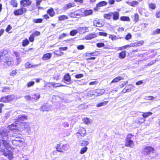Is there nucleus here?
<instances>
[{
  "label": "nucleus",
  "mask_w": 160,
  "mask_h": 160,
  "mask_svg": "<svg viewBox=\"0 0 160 160\" xmlns=\"http://www.w3.org/2000/svg\"><path fill=\"white\" fill-rule=\"evenodd\" d=\"M20 135H19L18 134H17L16 133H14L12 134V135H11L9 137V140H11L12 141V142H13L14 141H15L16 139H19L20 136Z\"/></svg>",
  "instance_id": "ddd939ff"
},
{
  "label": "nucleus",
  "mask_w": 160,
  "mask_h": 160,
  "mask_svg": "<svg viewBox=\"0 0 160 160\" xmlns=\"http://www.w3.org/2000/svg\"><path fill=\"white\" fill-rule=\"evenodd\" d=\"M78 32L77 30H74L70 32V34L71 36H73L76 34Z\"/></svg>",
  "instance_id": "8fccbe9b"
},
{
  "label": "nucleus",
  "mask_w": 160,
  "mask_h": 160,
  "mask_svg": "<svg viewBox=\"0 0 160 160\" xmlns=\"http://www.w3.org/2000/svg\"><path fill=\"white\" fill-rule=\"evenodd\" d=\"M131 35L130 33H129L126 36L125 39L127 40L130 39L131 38Z\"/></svg>",
  "instance_id": "0e129e2a"
},
{
  "label": "nucleus",
  "mask_w": 160,
  "mask_h": 160,
  "mask_svg": "<svg viewBox=\"0 0 160 160\" xmlns=\"http://www.w3.org/2000/svg\"><path fill=\"white\" fill-rule=\"evenodd\" d=\"M127 3L129 5L132 6L133 7L137 5L138 3V2L136 1H133L132 2H128Z\"/></svg>",
  "instance_id": "f704fd0d"
},
{
  "label": "nucleus",
  "mask_w": 160,
  "mask_h": 160,
  "mask_svg": "<svg viewBox=\"0 0 160 160\" xmlns=\"http://www.w3.org/2000/svg\"><path fill=\"white\" fill-rule=\"evenodd\" d=\"M88 150V148L87 147L82 148L80 152V153L81 154H83L85 153Z\"/></svg>",
  "instance_id": "4c0bfd02"
},
{
  "label": "nucleus",
  "mask_w": 160,
  "mask_h": 160,
  "mask_svg": "<svg viewBox=\"0 0 160 160\" xmlns=\"http://www.w3.org/2000/svg\"><path fill=\"white\" fill-rule=\"evenodd\" d=\"M133 136V135L132 134L129 133L127 137L125 139L128 140H128H131V138Z\"/></svg>",
  "instance_id": "13d9d810"
},
{
  "label": "nucleus",
  "mask_w": 160,
  "mask_h": 160,
  "mask_svg": "<svg viewBox=\"0 0 160 160\" xmlns=\"http://www.w3.org/2000/svg\"><path fill=\"white\" fill-rule=\"evenodd\" d=\"M0 101L5 103L8 102L7 96L3 97L0 98Z\"/></svg>",
  "instance_id": "79ce46f5"
},
{
  "label": "nucleus",
  "mask_w": 160,
  "mask_h": 160,
  "mask_svg": "<svg viewBox=\"0 0 160 160\" xmlns=\"http://www.w3.org/2000/svg\"><path fill=\"white\" fill-rule=\"evenodd\" d=\"M69 148V146L68 144H64L61 146V144L59 143L57 144L56 148L57 151L63 152L64 151H67Z\"/></svg>",
  "instance_id": "7ed1b4c3"
},
{
  "label": "nucleus",
  "mask_w": 160,
  "mask_h": 160,
  "mask_svg": "<svg viewBox=\"0 0 160 160\" xmlns=\"http://www.w3.org/2000/svg\"><path fill=\"white\" fill-rule=\"evenodd\" d=\"M75 11L71 12L70 13L69 16L72 18H78V17L76 16L75 14Z\"/></svg>",
  "instance_id": "09e8293b"
},
{
  "label": "nucleus",
  "mask_w": 160,
  "mask_h": 160,
  "mask_svg": "<svg viewBox=\"0 0 160 160\" xmlns=\"http://www.w3.org/2000/svg\"><path fill=\"white\" fill-rule=\"evenodd\" d=\"M123 78L121 76H118L114 78L111 82V83L116 82L120 80L123 79Z\"/></svg>",
  "instance_id": "bb28decb"
},
{
  "label": "nucleus",
  "mask_w": 160,
  "mask_h": 160,
  "mask_svg": "<svg viewBox=\"0 0 160 160\" xmlns=\"http://www.w3.org/2000/svg\"><path fill=\"white\" fill-rule=\"evenodd\" d=\"M97 36V35L96 34L92 33L86 36L85 38L86 39H91L96 37Z\"/></svg>",
  "instance_id": "412c9836"
},
{
  "label": "nucleus",
  "mask_w": 160,
  "mask_h": 160,
  "mask_svg": "<svg viewBox=\"0 0 160 160\" xmlns=\"http://www.w3.org/2000/svg\"><path fill=\"white\" fill-rule=\"evenodd\" d=\"M22 125L24 126V128H25L29 129L30 127L29 125V124L28 123H23L22 124Z\"/></svg>",
  "instance_id": "5fc2aeb1"
},
{
  "label": "nucleus",
  "mask_w": 160,
  "mask_h": 160,
  "mask_svg": "<svg viewBox=\"0 0 160 160\" xmlns=\"http://www.w3.org/2000/svg\"><path fill=\"white\" fill-rule=\"evenodd\" d=\"M92 11L90 9L86 10H84V9L83 13L84 14V16H87L92 14Z\"/></svg>",
  "instance_id": "5701e85b"
},
{
  "label": "nucleus",
  "mask_w": 160,
  "mask_h": 160,
  "mask_svg": "<svg viewBox=\"0 0 160 160\" xmlns=\"http://www.w3.org/2000/svg\"><path fill=\"white\" fill-rule=\"evenodd\" d=\"M35 83L34 81H31L28 82L27 83V86L28 87H30L33 86Z\"/></svg>",
  "instance_id": "49530a36"
},
{
  "label": "nucleus",
  "mask_w": 160,
  "mask_h": 160,
  "mask_svg": "<svg viewBox=\"0 0 160 160\" xmlns=\"http://www.w3.org/2000/svg\"><path fill=\"white\" fill-rule=\"evenodd\" d=\"M72 4L71 3H69L68 4H66L63 7V9L66 10L72 7Z\"/></svg>",
  "instance_id": "c756f323"
},
{
  "label": "nucleus",
  "mask_w": 160,
  "mask_h": 160,
  "mask_svg": "<svg viewBox=\"0 0 160 160\" xmlns=\"http://www.w3.org/2000/svg\"><path fill=\"white\" fill-rule=\"evenodd\" d=\"M17 70H13L10 73V75L11 76H14L17 74Z\"/></svg>",
  "instance_id": "864d4df0"
},
{
  "label": "nucleus",
  "mask_w": 160,
  "mask_h": 160,
  "mask_svg": "<svg viewBox=\"0 0 160 160\" xmlns=\"http://www.w3.org/2000/svg\"><path fill=\"white\" fill-rule=\"evenodd\" d=\"M126 56V52L122 51L119 53V57L121 59L124 58Z\"/></svg>",
  "instance_id": "a878e982"
},
{
  "label": "nucleus",
  "mask_w": 160,
  "mask_h": 160,
  "mask_svg": "<svg viewBox=\"0 0 160 160\" xmlns=\"http://www.w3.org/2000/svg\"><path fill=\"white\" fill-rule=\"evenodd\" d=\"M5 151V150H4ZM4 155L8 157V159L9 160H11L13 158V155L11 152H8V153L5 152L4 151L3 152Z\"/></svg>",
  "instance_id": "dca6fc26"
},
{
  "label": "nucleus",
  "mask_w": 160,
  "mask_h": 160,
  "mask_svg": "<svg viewBox=\"0 0 160 160\" xmlns=\"http://www.w3.org/2000/svg\"><path fill=\"white\" fill-rule=\"evenodd\" d=\"M22 139L21 137L19 138L18 139H16L15 141H14L12 142V144L16 146H21L22 145L23 143Z\"/></svg>",
  "instance_id": "423d86ee"
},
{
  "label": "nucleus",
  "mask_w": 160,
  "mask_h": 160,
  "mask_svg": "<svg viewBox=\"0 0 160 160\" xmlns=\"http://www.w3.org/2000/svg\"><path fill=\"white\" fill-rule=\"evenodd\" d=\"M10 88L8 87L3 88L1 90L2 92H9Z\"/></svg>",
  "instance_id": "a19ab883"
},
{
  "label": "nucleus",
  "mask_w": 160,
  "mask_h": 160,
  "mask_svg": "<svg viewBox=\"0 0 160 160\" xmlns=\"http://www.w3.org/2000/svg\"><path fill=\"white\" fill-rule=\"evenodd\" d=\"M83 76V75L82 74H77L75 75V78H79L82 77Z\"/></svg>",
  "instance_id": "052dcab7"
},
{
  "label": "nucleus",
  "mask_w": 160,
  "mask_h": 160,
  "mask_svg": "<svg viewBox=\"0 0 160 160\" xmlns=\"http://www.w3.org/2000/svg\"><path fill=\"white\" fill-rule=\"evenodd\" d=\"M152 113L151 112H144L143 113L142 116L144 118H146L152 114Z\"/></svg>",
  "instance_id": "72a5a7b5"
},
{
  "label": "nucleus",
  "mask_w": 160,
  "mask_h": 160,
  "mask_svg": "<svg viewBox=\"0 0 160 160\" xmlns=\"http://www.w3.org/2000/svg\"><path fill=\"white\" fill-rule=\"evenodd\" d=\"M31 3L32 2L29 0H23L20 2L21 4L24 7L29 6Z\"/></svg>",
  "instance_id": "f8f14e48"
},
{
  "label": "nucleus",
  "mask_w": 160,
  "mask_h": 160,
  "mask_svg": "<svg viewBox=\"0 0 160 160\" xmlns=\"http://www.w3.org/2000/svg\"><path fill=\"white\" fill-rule=\"evenodd\" d=\"M52 54L50 53H47L44 54L42 58V59L43 60H48L51 57Z\"/></svg>",
  "instance_id": "f3484780"
},
{
  "label": "nucleus",
  "mask_w": 160,
  "mask_h": 160,
  "mask_svg": "<svg viewBox=\"0 0 160 160\" xmlns=\"http://www.w3.org/2000/svg\"><path fill=\"white\" fill-rule=\"evenodd\" d=\"M10 3L13 7H17L18 6V3L16 0H11L10 1Z\"/></svg>",
  "instance_id": "c85d7f7f"
},
{
  "label": "nucleus",
  "mask_w": 160,
  "mask_h": 160,
  "mask_svg": "<svg viewBox=\"0 0 160 160\" xmlns=\"http://www.w3.org/2000/svg\"><path fill=\"white\" fill-rule=\"evenodd\" d=\"M154 149L151 147H146L144 149V154L146 155H149L151 153L154 152Z\"/></svg>",
  "instance_id": "0eeeda50"
},
{
  "label": "nucleus",
  "mask_w": 160,
  "mask_h": 160,
  "mask_svg": "<svg viewBox=\"0 0 160 160\" xmlns=\"http://www.w3.org/2000/svg\"><path fill=\"white\" fill-rule=\"evenodd\" d=\"M109 38L112 40H116L119 39L118 37L113 35H110L109 36Z\"/></svg>",
  "instance_id": "c03bdc74"
},
{
  "label": "nucleus",
  "mask_w": 160,
  "mask_h": 160,
  "mask_svg": "<svg viewBox=\"0 0 160 160\" xmlns=\"http://www.w3.org/2000/svg\"><path fill=\"white\" fill-rule=\"evenodd\" d=\"M148 5L149 8L152 9H154L156 8V4L155 3H149Z\"/></svg>",
  "instance_id": "37998d69"
},
{
  "label": "nucleus",
  "mask_w": 160,
  "mask_h": 160,
  "mask_svg": "<svg viewBox=\"0 0 160 160\" xmlns=\"http://www.w3.org/2000/svg\"><path fill=\"white\" fill-rule=\"evenodd\" d=\"M112 16H113V19L114 20H117L119 18V13L118 12H112Z\"/></svg>",
  "instance_id": "a211bd4d"
},
{
  "label": "nucleus",
  "mask_w": 160,
  "mask_h": 160,
  "mask_svg": "<svg viewBox=\"0 0 160 160\" xmlns=\"http://www.w3.org/2000/svg\"><path fill=\"white\" fill-rule=\"evenodd\" d=\"M105 90L104 89H98L97 90L96 92L97 93L98 95L103 94L105 92Z\"/></svg>",
  "instance_id": "c9c22d12"
},
{
  "label": "nucleus",
  "mask_w": 160,
  "mask_h": 160,
  "mask_svg": "<svg viewBox=\"0 0 160 160\" xmlns=\"http://www.w3.org/2000/svg\"><path fill=\"white\" fill-rule=\"evenodd\" d=\"M97 46L99 48H101L104 46V44L103 43H98L97 44Z\"/></svg>",
  "instance_id": "bf43d9fd"
},
{
  "label": "nucleus",
  "mask_w": 160,
  "mask_h": 160,
  "mask_svg": "<svg viewBox=\"0 0 160 160\" xmlns=\"http://www.w3.org/2000/svg\"><path fill=\"white\" fill-rule=\"evenodd\" d=\"M51 85L54 88H57L60 86H65L59 83H56L55 82L51 83Z\"/></svg>",
  "instance_id": "393cba45"
},
{
  "label": "nucleus",
  "mask_w": 160,
  "mask_h": 160,
  "mask_svg": "<svg viewBox=\"0 0 160 160\" xmlns=\"http://www.w3.org/2000/svg\"><path fill=\"white\" fill-rule=\"evenodd\" d=\"M86 131L84 128H82L79 130L77 132V134H79L82 137H84L86 134Z\"/></svg>",
  "instance_id": "2eb2a0df"
},
{
  "label": "nucleus",
  "mask_w": 160,
  "mask_h": 160,
  "mask_svg": "<svg viewBox=\"0 0 160 160\" xmlns=\"http://www.w3.org/2000/svg\"><path fill=\"white\" fill-rule=\"evenodd\" d=\"M63 82L67 84H70L71 78L69 73L66 74L64 76L63 78Z\"/></svg>",
  "instance_id": "1a4fd4ad"
},
{
  "label": "nucleus",
  "mask_w": 160,
  "mask_h": 160,
  "mask_svg": "<svg viewBox=\"0 0 160 160\" xmlns=\"http://www.w3.org/2000/svg\"><path fill=\"white\" fill-rule=\"evenodd\" d=\"M38 65H32L29 62H26L25 64V66L26 68H30L32 67H36Z\"/></svg>",
  "instance_id": "cd10ccee"
},
{
  "label": "nucleus",
  "mask_w": 160,
  "mask_h": 160,
  "mask_svg": "<svg viewBox=\"0 0 160 160\" xmlns=\"http://www.w3.org/2000/svg\"><path fill=\"white\" fill-rule=\"evenodd\" d=\"M125 88L126 90L127 89V91L128 92H129L131 90V89L132 88V87L131 85H128L126 86Z\"/></svg>",
  "instance_id": "4d7b16f0"
},
{
  "label": "nucleus",
  "mask_w": 160,
  "mask_h": 160,
  "mask_svg": "<svg viewBox=\"0 0 160 160\" xmlns=\"http://www.w3.org/2000/svg\"><path fill=\"white\" fill-rule=\"evenodd\" d=\"M88 144V141H81L79 142V144L82 146H85L87 145Z\"/></svg>",
  "instance_id": "2f4dec72"
},
{
  "label": "nucleus",
  "mask_w": 160,
  "mask_h": 160,
  "mask_svg": "<svg viewBox=\"0 0 160 160\" xmlns=\"http://www.w3.org/2000/svg\"><path fill=\"white\" fill-rule=\"evenodd\" d=\"M83 8L78 9L75 11L76 16L78 17L77 18L83 16Z\"/></svg>",
  "instance_id": "9b49d317"
},
{
  "label": "nucleus",
  "mask_w": 160,
  "mask_h": 160,
  "mask_svg": "<svg viewBox=\"0 0 160 160\" xmlns=\"http://www.w3.org/2000/svg\"><path fill=\"white\" fill-rule=\"evenodd\" d=\"M3 62H0V65H3L5 66H10L13 64V62L12 61L11 59L8 58L4 59Z\"/></svg>",
  "instance_id": "20e7f679"
},
{
  "label": "nucleus",
  "mask_w": 160,
  "mask_h": 160,
  "mask_svg": "<svg viewBox=\"0 0 160 160\" xmlns=\"http://www.w3.org/2000/svg\"><path fill=\"white\" fill-rule=\"evenodd\" d=\"M84 122L86 124H88L90 122V120L88 118H85L83 120Z\"/></svg>",
  "instance_id": "680f3d73"
},
{
  "label": "nucleus",
  "mask_w": 160,
  "mask_h": 160,
  "mask_svg": "<svg viewBox=\"0 0 160 160\" xmlns=\"http://www.w3.org/2000/svg\"><path fill=\"white\" fill-rule=\"evenodd\" d=\"M47 13L51 17L53 16L55 13L53 9L52 8L48 9Z\"/></svg>",
  "instance_id": "aec40b11"
},
{
  "label": "nucleus",
  "mask_w": 160,
  "mask_h": 160,
  "mask_svg": "<svg viewBox=\"0 0 160 160\" xmlns=\"http://www.w3.org/2000/svg\"><path fill=\"white\" fill-rule=\"evenodd\" d=\"M50 109V108L46 105H43L41 106L40 108L41 111H49Z\"/></svg>",
  "instance_id": "4be33fe9"
},
{
  "label": "nucleus",
  "mask_w": 160,
  "mask_h": 160,
  "mask_svg": "<svg viewBox=\"0 0 160 160\" xmlns=\"http://www.w3.org/2000/svg\"><path fill=\"white\" fill-rule=\"evenodd\" d=\"M27 119V117L25 115H19L18 119L14 123L12 124L10 126V129L11 130H19L20 128L21 124H22L23 122Z\"/></svg>",
  "instance_id": "f03ea898"
},
{
  "label": "nucleus",
  "mask_w": 160,
  "mask_h": 160,
  "mask_svg": "<svg viewBox=\"0 0 160 160\" xmlns=\"http://www.w3.org/2000/svg\"><path fill=\"white\" fill-rule=\"evenodd\" d=\"M153 34L155 35L157 34L160 33V29L158 28L153 31Z\"/></svg>",
  "instance_id": "6e6d98bb"
},
{
  "label": "nucleus",
  "mask_w": 160,
  "mask_h": 160,
  "mask_svg": "<svg viewBox=\"0 0 160 160\" xmlns=\"http://www.w3.org/2000/svg\"><path fill=\"white\" fill-rule=\"evenodd\" d=\"M143 41H140L139 42H135L133 43H131L129 45H127L122 47L123 49H125L129 47H138L141 46L143 43Z\"/></svg>",
  "instance_id": "39448f33"
},
{
  "label": "nucleus",
  "mask_w": 160,
  "mask_h": 160,
  "mask_svg": "<svg viewBox=\"0 0 160 160\" xmlns=\"http://www.w3.org/2000/svg\"><path fill=\"white\" fill-rule=\"evenodd\" d=\"M12 28V27L10 25H8L6 31L7 32H9Z\"/></svg>",
  "instance_id": "774afa93"
},
{
  "label": "nucleus",
  "mask_w": 160,
  "mask_h": 160,
  "mask_svg": "<svg viewBox=\"0 0 160 160\" xmlns=\"http://www.w3.org/2000/svg\"><path fill=\"white\" fill-rule=\"evenodd\" d=\"M148 99V100H152L153 101H157L155 97H154L152 96H149L147 97Z\"/></svg>",
  "instance_id": "3c124183"
},
{
  "label": "nucleus",
  "mask_w": 160,
  "mask_h": 160,
  "mask_svg": "<svg viewBox=\"0 0 160 160\" xmlns=\"http://www.w3.org/2000/svg\"><path fill=\"white\" fill-rule=\"evenodd\" d=\"M42 20V19L41 18L34 19L33 20V22L36 23H41Z\"/></svg>",
  "instance_id": "a18cd8bd"
},
{
  "label": "nucleus",
  "mask_w": 160,
  "mask_h": 160,
  "mask_svg": "<svg viewBox=\"0 0 160 160\" xmlns=\"http://www.w3.org/2000/svg\"><path fill=\"white\" fill-rule=\"evenodd\" d=\"M9 132L8 130L6 128L1 129L0 131L1 138V140H0V151L1 152H3L4 150V148H2L3 146L7 149L10 148Z\"/></svg>",
  "instance_id": "f257e3e1"
},
{
  "label": "nucleus",
  "mask_w": 160,
  "mask_h": 160,
  "mask_svg": "<svg viewBox=\"0 0 160 160\" xmlns=\"http://www.w3.org/2000/svg\"><path fill=\"white\" fill-rule=\"evenodd\" d=\"M34 96L32 98V101L35 102L37 101L40 97V94L38 93L34 94Z\"/></svg>",
  "instance_id": "6ab92c4d"
},
{
  "label": "nucleus",
  "mask_w": 160,
  "mask_h": 160,
  "mask_svg": "<svg viewBox=\"0 0 160 160\" xmlns=\"http://www.w3.org/2000/svg\"><path fill=\"white\" fill-rule=\"evenodd\" d=\"M108 101H104L96 105V106L98 107H100L103 106H105L107 104Z\"/></svg>",
  "instance_id": "473e14b6"
},
{
  "label": "nucleus",
  "mask_w": 160,
  "mask_h": 160,
  "mask_svg": "<svg viewBox=\"0 0 160 160\" xmlns=\"http://www.w3.org/2000/svg\"><path fill=\"white\" fill-rule=\"evenodd\" d=\"M24 98L27 101H28L30 100H32V98L30 96H25Z\"/></svg>",
  "instance_id": "69168bd1"
},
{
  "label": "nucleus",
  "mask_w": 160,
  "mask_h": 160,
  "mask_svg": "<svg viewBox=\"0 0 160 160\" xmlns=\"http://www.w3.org/2000/svg\"><path fill=\"white\" fill-rule=\"evenodd\" d=\"M68 18V17L64 15L58 17V19L60 21H62L65 19H67Z\"/></svg>",
  "instance_id": "ea45409f"
},
{
  "label": "nucleus",
  "mask_w": 160,
  "mask_h": 160,
  "mask_svg": "<svg viewBox=\"0 0 160 160\" xmlns=\"http://www.w3.org/2000/svg\"><path fill=\"white\" fill-rule=\"evenodd\" d=\"M7 96L8 102L12 101L14 100L19 99L21 97V96L18 97L13 94Z\"/></svg>",
  "instance_id": "9d476101"
},
{
  "label": "nucleus",
  "mask_w": 160,
  "mask_h": 160,
  "mask_svg": "<svg viewBox=\"0 0 160 160\" xmlns=\"http://www.w3.org/2000/svg\"><path fill=\"white\" fill-rule=\"evenodd\" d=\"M26 11V9L21 8L19 9L15 10L14 12V14L16 16H18L22 14L24 12Z\"/></svg>",
  "instance_id": "6e6552de"
},
{
  "label": "nucleus",
  "mask_w": 160,
  "mask_h": 160,
  "mask_svg": "<svg viewBox=\"0 0 160 160\" xmlns=\"http://www.w3.org/2000/svg\"><path fill=\"white\" fill-rule=\"evenodd\" d=\"M107 4V3L104 1H102L98 3L97 4V7H102L106 5Z\"/></svg>",
  "instance_id": "7c9ffc66"
},
{
  "label": "nucleus",
  "mask_w": 160,
  "mask_h": 160,
  "mask_svg": "<svg viewBox=\"0 0 160 160\" xmlns=\"http://www.w3.org/2000/svg\"><path fill=\"white\" fill-rule=\"evenodd\" d=\"M112 16V12L109 13L108 14H105L104 15V17L108 19H110L111 17Z\"/></svg>",
  "instance_id": "58836bf2"
},
{
  "label": "nucleus",
  "mask_w": 160,
  "mask_h": 160,
  "mask_svg": "<svg viewBox=\"0 0 160 160\" xmlns=\"http://www.w3.org/2000/svg\"><path fill=\"white\" fill-rule=\"evenodd\" d=\"M29 41L33 42V41H23L22 45L23 46H25L29 43Z\"/></svg>",
  "instance_id": "de8ad7c7"
},
{
  "label": "nucleus",
  "mask_w": 160,
  "mask_h": 160,
  "mask_svg": "<svg viewBox=\"0 0 160 160\" xmlns=\"http://www.w3.org/2000/svg\"><path fill=\"white\" fill-rule=\"evenodd\" d=\"M156 62V60H153L151 62H149L148 64V65L149 66H151V65H152L153 64L155 63Z\"/></svg>",
  "instance_id": "338daca9"
},
{
  "label": "nucleus",
  "mask_w": 160,
  "mask_h": 160,
  "mask_svg": "<svg viewBox=\"0 0 160 160\" xmlns=\"http://www.w3.org/2000/svg\"><path fill=\"white\" fill-rule=\"evenodd\" d=\"M93 23L94 26L98 27H101L103 25L102 23L97 21L96 20H94Z\"/></svg>",
  "instance_id": "b1692460"
},
{
  "label": "nucleus",
  "mask_w": 160,
  "mask_h": 160,
  "mask_svg": "<svg viewBox=\"0 0 160 160\" xmlns=\"http://www.w3.org/2000/svg\"><path fill=\"white\" fill-rule=\"evenodd\" d=\"M120 19L122 21H130V18L129 17L127 16H122L121 17Z\"/></svg>",
  "instance_id": "e433bc0d"
},
{
  "label": "nucleus",
  "mask_w": 160,
  "mask_h": 160,
  "mask_svg": "<svg viewBox=\"0 0 160 160\" xmlns=\"http://www.w3.org/2000/svg\"><path fill=\"white\" fill-rule=\"evenodd\" d=\"M139 19V16L136 13L134 16V21L136 22H137L138 21Z\"/></svg>",
  "instance_id": "603ef678"
},
{
  "label": "nucleus",
  "mask_w": 160,
  "mask_h": 160,
  "mask_svg": "<svg viewBox=\"0 0 160 160\" xmlns=\"http://www.w3.org/2000/svg\"><path fill=\"white\" fill-rule=\"evenodd\" d=\"M77 48L78 50H82L84 48V46L82 45H80L77 47Z\"/></svg>",
  "instance_id": "e2e57ef3"
},
{
  "label": "nucleus",
  "mask_w": 160,
  "mask_h": 160,
  "mask_svg": "<svg viewBox=\"0 0 160 160\" xmlns=\"http://www.w3.org/2000/svg\"><path fill=\"white\" fill-rule=\"evenodd\" d=\"M125 146L129 147L131 148H132L134 146L133 142L131 140L125 139Z\"/></svg>",
  "instance_id": "4468645a"
}]
</instances>
